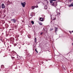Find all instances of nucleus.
I'll return each instance as SVG.
<instances>
[{"label":"nucleus","mask_w":73,"mask_h":73,"mask_svg":"<svg viewBox=\"0 0 73 73\" xmlns=\"http://www.w3.org/2000/svg\"><path fill=\"white\" fill-rule=\"evenodd\" d=\"M26 4V3H25V2H24L23 3L22 2L21 3V5L22 6V7H25Z\"/></svg>","instance_id":"obj_1"},{"label":"nucleus","mask_w":73,"mask_h":73,"mask_svg":"<svg viewBox=\"0 0 73 73\" xmlns=\"http://www.w3.org/2000/svg\"><path fill=\"white\" fill-rule=\"evenodd\" d=\"M57 2H53L52 4V6L56 7L57 6Z\"/></svg>","instance_id":"obj_2"},{"label":"nucleus","mask_w":73,"mask_h":73,"mask_svg":"<svg viewBox=\"0 0 73 73\" xmlns=\"http://www.w3.org/2000/svg\"><path fill=\"white\" fill-rule=\"evenodd\" d=\"M56 1V0H50V3L51 4H53V3H54V1Z\"/></svg>","instance_id":"obj_3"},{"label":"nucleus","mask_w":73,"mask_h":73,"mask_svg":"<svg viewBox=\"0 0 73 73\" xmlns=\"http://www.w3.org/2000/svg\"><path fill=\"white\" fill-rule=\"evenodd\" d=\"M1 5L2 8L4 9L5 8V5L4 4V3H2Z\"/></svg>","instance_id":"obj_4"},{"label":"nucleus","mask_w":73,"mask_h":73,"mask_svg":"<svg viewBox=\"0 0 73 73\" xmlns=\"http://www.w3.org/2000/svg\"><path fill=\"white\" fill-rule=\"evenodd\" d=\"M54 16L53 15H51V19H52V18L53 19V20H55V18H54Z\"/></svg>","instance_id":"obj_5"},{"label":"nucleus","mask_w":73,"mask_h":73,"mask_svg":"<svg viewBox=\"0 0 73 73\" xmlns=\"http://www.w3.org/2000/svg\"><path fill=\"white\" fill-rule=\"evenodd\" d=\"M11 21H12L13 22V23H16V20H15V19H12Z\"/></svg>","instance_id":"obj_6"},{"label":"nucleus","mask_w":73,"mask_h":73,"mask_svg":"<svg viewBox=\"0 0 73 73\" xmlns=\"http://www.w3.org/2000/svg\"><path fill=\"white\" fill-rule=\"evenodd\" d=\"M40 19L41 21H43V20H44V19L42 18H40Z\"/></svg>","instance_id":"obj_7"},{"label":"nucleus","mask_w":73,"mask_h":73,"mask_svg":"<svg viewBox=\"0 0 73 73\" xmlns=\"http://www.w3.org/2000/svg\"><path fill=\"white\" fill-rule=\"evenodd\" d=\"M35 8V6H33L31 7V9L32 10L33 9H34Z\"/></svg>","instance_id":"obj_8"},{"label":"nucleus","mask_w":73,"mask_h":73,"mask_svg":"<svg viewBox=\"0 0 73 73\" xmlns=\"http://www.w3.org/2000/svg\"><path fill=\"white\" fill-rule=\"evenodd\" d=\"M72 6H73V5H72V4H71L70 5L68 6V7H72Z\"/></svg>","instance_id":"obj_9"},{"label":"nucleus","mask_w":73,"mask_h":73,"mask_svg":"<svg viewBox=\"0 0 73 73\" xmlns=\"http://www.w3.org/2000/svg\"><path fill=\"white\" fill-rule=\"evenodd\" d=\"M35 42L36 43L37 41H36V38H35Z\"/></svg>","instance_id":"obj_10"},{"label":"nucleus","mask_w":73,"mask_h":73,"mask_svg":"<svg viewBox=\"0 0 73 73\" xmlns=\"http://www.w3.org/2000/svg\"><path fill=\"white\" fill-rule=\"evenodd\" d=\"M44 8L46 9H47V6H45Z\"/></svg>","instance_id":"obj_11"},{"label":"nucleus","mask_w":73,"mask_h":73,"mask_svg":"<svg viewBox=\"0 0 73 73\" xmlns=\"http://www.w3.org/2000/svg\"><path fill=\"white\" fill-rule=\"evenodd\" d=\"M31 23L32 24H34V22L33 21H31Z\"/></svg>","instance_id":"obj_12"},{"label":"nucleus","mask_w":73,"mask_h":73,"mask_svg":"<svg viewBox=\"0 0 73 73\" xmlns=\"http://www.w3.org/2000/svg\"><path fill=\"white\" fill-rule=\"evenodd\" d=\"M39 24H40V25H42V23H39Z\"/></svg>","instance_id":"obj_13"},{"label":"nucleus","mask_w":73,"mask_h":73,"mask_svg":"<svg viewBox=\"0 0 73 73\" xmlns=\"http://www.w3.org/2000/svg\"><path fill=\"white\" fill-rule=\"evenodd\" d=\"M57 31V28H56L55 32Z\"/></svg>","instance_id":"obj_14"},{"label":"nucleus","mask_w":73,"mask_h":73,"mask_svg":"<svg viewBox=\"0 0 73 73\" xmlns=\"http://www.w3.org/2000/svg\"><path fill=\"white\" fill-rule=\"evenodd\" d=\"M35 8H38V6H35Z\"/></svg>","instance_id":"obj_15"},{"label":"nucleus","mask_w":73,"mask_h":73,"mask_svg":"<svg viewBox=\"0 0 73 73\" xmlns=\"http://www.w3.org/2000/svg\"><path fill=\"white\" fill-rule=\"evenodd\" d=\"M62 69H65V68H64V67H62Z\"/></svg>","instance_id":"obj_16"},{"label":"nucleus","mask_w":73,"mask_h":73,"mask_svg":"<svg viewBox=\"0 0 73 73\" xmlns=\"http://www.w3.org/2000/svg\"><path fill=\"white\" fill-rule=\"evenodd\" d=\"M53 29H50V31H52V30H53Z\"/></svg>","instance_id":"obj_17"},{"label":"nucleus","mask_w":73,"mask_h":73,"mask_svg":"<svg viewBox=\"0 0 73 73\" xmlns=\"http://www.w3.org/2000/svg\"><path fill=\"white\" fill-rule=\"evenodd\" d=\"M42 33H40V35H42Z\"/></svg>","instance_id":"obj_18"},{"label":"nucleus","mask_w":73,"mask_h":73,"mask_svg":"<svg viewBox=\"0 0 73 73\" xmlns=\"http://www.w3.org/2000/svg\"><path fill=\"white\" fill-rule=\"evenodd\" d=\"M36 53H38V52L37 51H36Z\"/></svg>","instance_id":"obj_19"},{"label":"nucleus","mask_w":73,"mask_h":73,"mask_svg":"<svg viewBox=\"0 0 73 73\" xmlns=\"http://www.w3.org/2000/svg\"><path fill=\"white\" fill-rule=\"evenodd\" d=\"M35 51H37V49H35Z\"/></svg>","instance_id":"obj_20"},{"label":"nucleus","mask_w":73,"mask_h":73,"mask_svg":"<svg viewBox=\"0 0 73 73\" xmlns=\"http://www.w3.org/2000/svg\"><path fill=\"white\" fill-rule=\"evenodd\" d=\"M72 6H73V3H72Z\"/></svg>","instance_id":"obj_21"},{"label":"nucleus","mask_w":73,"mask_h":73,"mask_svg":"<svg viewBox=\"0 0 73 73\" xmlns=\"http://www.w3.org/2000/svg\"><path fill=\"white\" fill-rule=\"evenodd\" d=\"M9 31H11V29L9 30Z\"/></svg>","instance_id":"obj_22"},{"label":"nucleus","mask_w":73,"mask_h":73,"mask_svg":"<svg viewBox=\"0 0 73 73\" xmlns=\"http://www.w3.org/2000/svg\"><path fill=\"white\" fill-rule=\"evenodd\" d=\"M71 1V0H70V1Z\"/></svg>","instance_id":"obj_23"},{"label":"nucleus","mask_w":73,"mask_h":73,"mask_svg":"<svg viewBox=\"0 0 73 73\" xmlns=\"http://www.w3.org/2000/svg\"><path fill=\"white\" fill-rule=\"evenodd\" d=\"M71 1V0H70V1Z\"/></svg>","instance_id":"obj_24"},{"label":"nucleus","mask_w":73,"mask_h":73,"mask_svg":"<svg viewBox=\"0 0 73 73\" xmlns=\"http://www.w3.org/2000/svg\"><path fill=\"white\" fill-rule=\"evenodd\" d=\"M47 3H48V2H47Z\"/></svg>","instance_id":"obj_25"},{"label":"nucleus","mask_w":73,"mask_h":73,"mask_svg":"<svg viewBox=\"0 0 73 73\" xmlns=\"http://www.w3.org/2000/svg\"><path fill=\"white\" fill-rule=\"evenodd\" d=\"M72 32H73V31H72Z\"/></svg>","instance_id":"obj_26"},{"label":"nucleus","mask_w":73,"mask_h":73,"mask_svg":"<svg viewBox=\"0 0 73 73\" xmlns=\"http://www.w3.org/2000/svg\"><path fill=\"white\" fill-rule=\"evenodd\" d=\"M70 33H71V32H70Z\"/></svg>","instance_id":"obj_27"},{"label":"nucleus","mask_w":73,"mask_h":73,"mask_svg":"<svg viewBox=\"0 0 73 73\" xmlns=\"http://www.w3.org/2000/svg\"><path fill=\"white\" fill-rule=\"evenodd\" d=\"M59 14H60V13H59Z\"/></svg>","instance_id":"obj_28"}]
</instances>
